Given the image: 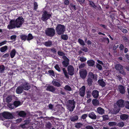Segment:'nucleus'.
Instances as JSON below:
<instances>
[{
	"label": "nucleus",
	"instance_id": "f704fd0d",
	"mask_svg": "<svg viewBox=\"0 0 129 129\" xmlns=\"http://www.w3.org/2000/svg\"><path fill=\"white\" fill-rule=\"evenodd\" d=\"M8 48V46H6L2 47L0 49V51L2 52H4Z\"/></svg>",
	"mask_w": 129,
	"mask_h": 129
},
{
	"label": "nucleus",
	"instance_id": "1a4fd4ad",
	"mask_svg": "<svg viewBox=\"0 0 129 129\" xmlns=\"http://www.w3.org/2000/svg\"><path fill=\"white\" fill-rule=\"evenodd\" d=\"M17 24L16 23L15 21L14 20H11L10 21L9 24L7 26V27L9 29H11L17 27Z\"/></svg>",
	"mask_w": 129,
	"mask_h": 129
},
{
	"label": "nucleus",
	"instance_id": "774afa93",
	"mask_svg": "<svg viewBox=\"0 0 129 129\" xmlns=\"http://www.w3.org/2000/svg\"><path fill=\"white\" fill-rule=\"evenodd\" d=\"M16 37V35H12L10 39L11 40L15 41Z\"/></svg>",
	"mask_w": 129,
	"mask_h": 129
},
{
	"label": "nucleus",
	"instance_id": "423d86ee",
	"mask_svg": "<svg viewBox=\"0 0 129 129\" xmlns=\"http://www.w3.org/2000/svg\"><path fill=\"white\" fill-rule=\"evenodd\" d=\"M51 16V15L46 11L43 12L41 17L42 20L44 21H46L49 19Z\"/></svg>",
	"mask_w": 129,
	"mask_h": 129
},
{
	"label": "nucleus",
	"instance_id": "dca6fc26",
	"mask_svg": "<svg viewBox=\"0 0 129 129\" xmlns=\"http://www.w3.org/2000/svg\"><path fill=\"white\" fill-rule=\"evenodd\" d=\"M117 105L120 107H123L124 106V101L122 99L118 100L117 102Z\"/></svg>",
	"mask_w": 129,
	"mask_h": 129
},
{
	"label": "nucleus",
	"instance_id": "b1692460",
	"mask_svg": "<svg viewBox=\"0 0 129 129\" xmlns=\"http://www.w3.org/2000/svg\"><path fill=\"white\" fill-rule=\"evenodd\" d=\"M18 115L21 117H25L26 113L24 111H21L19 112H17Z\"/></svg>",
	"mask_w": 129,
	"mask_h": 129
},
{
	"label": "nucleus",
	"instance_id": "13d9d810",
	"mask_svg": "<svg viewBox=\"0 0 129 129\" xmlns=\"http://www.w3.org/2000/svg\"><path fill=\"white\" fill-rule=\"evenodd\" d=\"M96 67L100 70H102V66L100 64L98 63L96 64Z\"/></svg>",
	"mask_w": 129,
	"mask_h": 129
},
{
	"label": "nucleus",
	"instance_id": "37998d69",
	"mask_svg": "<svg viewBox=\"0 0 129 129\" xmlns=\"http://www.w3.org/2000/svg\"><path fill=\"white\" fill-rule=\"evenodd\" d=\"M5 70V67L3 65L0 66V73H3Z\"/></svg>",
	"mask_w": 129,
	"mask_h": 129
},
{
	"label": "nucleus",
	"instance_id": "c03bdc74",
	"mask_svg": "<svg viewBox=\"0 0 129 129\" xmlns=\"http://www.w3.org/2000/svg\"><path fill=\"white\" fill-rule=\"evenodd\" d=\"M64 89L66 90L69 91L72 90V88L69 85H66L64 87Z\"/></svg>",
	"mask_w": 129,
	"mask_h": 129
},
{
	"label": "nucleus",
	"instance_id": "4be33fe9",
	"mask_svg": "<svg viewBox=\"0 0 129 129\" xmlns=\"http://www.w3.org/2000/svg\"><path fill=\"white\" fill-rule=\"evenodd\" d=\"M52 82V85L55 86L60 87L61 86V84L55 80H53Z\"/></svg>",
	"mask_w": 129,
	"mask_h": 129
},
{
	"label": "nucleus",
	"instance_id": "de8ad7c7",
	"mask_svg": "<svg viewBox=\"0 0 129 129\" xmlns=\"http://www.w3.org/2000/svg\"><path fill=\"white\" fill-rule=\"evenodd\" d=\"M88 115V114H84L82 115L81 117V118L83 120H85L86 118L87 117Z\"/></svg>",
	"mask_w": 129,
	"mask_h": 129
},
{
	"label": "nucleus",
	"instance_id": "864d4df0",
	"mask_svg": "<svg viewBox=\"0 0 129 129\" xmlns=\"http://www.w3.org/2000/svg\"><path fill=\"white\" fill-rule=\"evenodd\" d=\"M85 66V64L83 63H81L79 65V68L80 69H81L83 68Z\"/></svg>",
	"mask_w": 129,
	"mask_h": 129
},
{
	"label": "nucleus",
	"instance_id": "f8f14e48",
	"mask_svg": "<svg viewBox=\"0 0 129 129\" xmlns=\"http://www.w3.org/2000/svg\"><path fill=\"white\" fill-rule=\"evenodd\" d=\"M80 77L82 79H85L87 74V72L86 70L82 69L79 72Z\"/></svg>",
	"mask_w": 129,
	"mask_h": 129
},
{
	"label": "nucleus",
	"instance_id": "f257e3e1",
	"mask_svg": "<svg viewBox=\"0 0 129 129\" xmlns=\"http://www.w3.org/2000/svg\"><path fill=\"white\" fill-rule=\"evenodd\" d=\"M76 104V102L74 99L68 100L66 105L67 109L70 112H72L75 108Z\"/></svg>",
	"mask_w": 129,
	"mask_h": 129
},
{
	"label": "nucleus",
	"instance_id": "cd10ccee",
	"mask_svg": "<svg viewBox=\"0 0 129 129\" xmlns=\"http://www.w3.org/2000/svg\"><path fill=\"white\" fill-rule=\"evenodd\" d=\"M45 128L47 129H50L52 126V124L49 122H46L45 123Z\"/></svg>",
	"mask_w": 129,
	"mask_h": 129
},
{
	"label": "nucleus",
	"instance_id": "4d7b16f0",
	"mask_svg": "<svg viewBox=\"0 0 129 129\" xmlns=\"http://www.w3.org/2000/svg\"><path fill=\"white\" fill-rule=\"evenodd\" d=\"M102 117L103 118V120H107L109 119V117L108 115H103Z\"/></svg>",
	"mask_w": 129,
	"mask_h": 129
},
{
	"label": "nucleus",
	"instance_id": "a19ab883",
	"mask_svg": "<svg viewBox=\"0 0 129 129\" xmlns=\"http://www.w3.org/2000/svg\"><path fill=\"white\" fill-rule=\"evenodd\" d=\"M20 36L22 40L24 41H25L27 39V36L24 35H22Z\"/></svg>",
	"mask_w": 129,
	"mask_h": 129
},
{
	"label": "nucleus",
	"instance_id": "f03ea898",
	"mask_svg": "<svg viewBox=\"0 0 129 129\" xmlns=\"http://www.w3.org/2000/svg\"><path fill=\"white\" fill-rule=\"evenodd\" d=\"M13 115L9 112H4L0 113V120L3 121L4 120L3 118L7 119H11L13 118Z\"/></svg>",
	"mask_w": 129,
	"mask_h": 129
},
{
	"label": "nucleus",
	"instance_id": "20e7f679",
	"mask_svg": "<svg viewBox=\"0 0 129 129\" xmlns=\"http://www.w3.org/2000/svg\"><path fill=\"white\" fill-rule=\"evenodd\" d=\"M96 78V77L92 72H90L88 74L87 79V83L89 86H91L93 82V79Z\"/></svg>",
	"mask_w": 129,
	"mask_h": 129
},
{
	"label": "nucleus",
	"instance_id": "e2e57ef3",
	"mask_svg": "<svg viewBox=\"0 0 129 129\" xmlns=\"http://www.w3.org/2000/svg\"><path fill=\"white\" fill-rule=\"evenodd\" d=\"M69 6L71 8H73L74 10H76L75 5H73L72 3L70 4Z\"/></svg>",
	"mask_w": 129,
	"mask_h": 129
},
{
	"label": "nucleus",
	"instance_id": "4468645a",
	"mask_svg": "<svg viewBox=\"0 0 129 129\" xmlns=\"http://www.w3.org/2000/svg\"><path fill=\"white\" fill-rule=\"evenodd\" d=\"M85 87L84 86H83L79 90V94L81 96L83 97L85 95Z\"/></svg>",
	"mask_w": 129,
	"mask_h": 129
},
{
	"label": "nucleus",
	"instance_id": "338daca9",
	"mask_svg": "<svg viewBox=\"0 0 129 129\" xmlns=\"http://www.w3.org/2000/svg\"><path fill=\"white\" fill-rule=\"evenodd\" d=\"M86 129H94L93 127L91 125H88L85 127Z\"/></svg>",
	"mask_w": 129,
	"mask_h": 129
},
{
	"label": "nucleus",
	"instance_id": "052dcab7",
	"mask_svg": "<svg viewBox=\"0 0 129 129\" xmlns=\"http://www.w3.org/2000/svg\"><path fill=\"white\" fill-rule=\"evenodd\" d=\"M8 107L9 108L11 109H14L15 107V106L14 104H9L8 105Z\"/></svg>",
	"mask_w": 129,
	"mask_h": 129
},
{
	"label": "nucleus",
	"instance_id": "603ef678",
	"mask_svg": "<svg viewBox=\"0 0 129 129\" xmlns=\"http://www.w3.org/2000/svg\"><path fill=\"white\" fill-rule=\"evenodd\" d=\"M61 90H60V91L58 92L57 93L59 94H61L63 95H65L66 94V93L63 91L61 88Z\"/></svg>",
	"mask_w": 129,
	"mask_h": 129
},
{
	"label": "nucleus",
	"instance_id": "6e6d98bb",
	"mask_svg": "<svg viewBox=\"0 0 129 129\" xmlns=\"http://www.w3.org/2000/svg\"><path fill=\"white\" fill-rule=\"evenodd\" d=\"M54 68L55 69L58 71V72H60L61 70L60 69L58 65V64L56 65L54 67Z\"/></svg>",
	"mask_w": 129,
	"mask_h": 129
},
{
	"label": "nucleus",
	"instance_id": "393cba45",
	"mask_svg": "<svg viewBox=\"0 0 129 129\" xmlns=\"http://www.w3.org/2000/svg\"><path fill=\"white\" fill-rule=\"evenodd\" d=\"M70 119L72 121H76L78 120V116L77 115L72 116L70 117Z\"/></svg>",
	"mask_w": 129,
	"mask_h": 129
},
{
	"label": "nucleus",
	"instance_id": "09e8293b",
	"mask_svg": "<svg viewBox=\"0 0 129 129\" xmlns=\"http://www.w3.org/2000/svg\"><path fill=\"white\" fill-rule=\"evenodd\" d=\"M108 125L110 126H111L117 125V123L114 122H110L108 123Z\"/></svg>",
	"mask_w": 129,
	"mask_h": 129
},
{
	"label": "nucleus",
	"instance_id": "49530a36",
	"mask_svg": "<svg viewBox=\"0 0 129 129\" xmlns=\"http://www.w3.org/2000/svg\"><path fill=\"white\" fill-rule=\"evenodd\" d=\"M89 5H90L91 7L96 9L97 8V6L95 5L94 4L92 1H89Z\"/></svg>",
	"mask_w": 129,
	"mask_h": 129
},
{
	"label": "nucleus",
	"instance_id": "6e6552de",
	"mask_svg": "<svg viewBox=\"0 0 129 129\" xmlns=\"http://www.w3.org/2000/svg\"><path fill=\"white\" fill-rule=\"evenodd\" d=\"M15 21L17 24V28L21 26L22 23L24 22V19L22 17H18Z\"/></svg>",
	"mask_w": 129,
	"mask_h": 129
},
{
	"label": "nucleus",
	"instance_id": "c756f323",
	"mask_svg": "<svg viewBox=\"0 0 129 129\" xmlns=\"http://www.w3.org/2000/svg\"><path fill=\"white\" fill-rule=\"evenodd\" d=\"M98 82L99 85L102 87L105 86L106 85L105 83L103 80V79L99 80L98 81Z\"/></svg>",
	"mask_w": 129,
	"mask_h": 129
},
{
	"label": "nucleus",
	"instance_id": "9b49d317",
	"mask_svg": "<svg viewBox=\"0 0 129 129\" xmlns=\"http://www.w3.org/2000/svg\"><path fill=\"white\" fill-rule=\"evenodd\" d=\"M68 74L71 76H73L74 73V69L73 66L71 65H69L67 67Z\"/></svg>",
	"mask_w": 129,
	"mask_h": 129
},
{
	"label": "nucleus",
	"instance_id": "9d476101",
	"mask_svg": "<svg viewBox=\"0 0 129 129\" xmlns=\"http://www.w3.org/2000/svg\"><path fill=\"white\" fill-rule=\"evenodd\" d=\"M21 85L22 86L23 89L25 90H29L31 87L30 84L29 83L26 82L23 83Z\"/></svg>",
	"mask_w": 129,
	"mask_h": 129
},
{
	"label": "nucleus",
	"instance_id": "39448f33",
	"mask_svg": "<svg viewBox=\"0 0 129 129\" xmlns=\"http://www.w3.org/2000/svg\"><path fill=\"white\" fill-rule=\"evenodd\" d=\"M45 33L47 36L52 37L55 35V30L53 28H48L45 30Z\"/></svg>",
	"mask_w": 129,
	"mask_h": 129
},
{
	"label": "nucleus",
	"instance_id": "2eb2a0df",
	"mask_svg": "<svg viewBox=\"0 0 129 129\" xmlns=\"http://www.w3.org/2000/svg\"><path fill=\"white\" fill-rule=\"evenodd\" d=\"M118 91L122 94H124L125 93V89L124 87L121 85H120L118 87Z\"/></svg>",
	"mask_w": 129,
	"mask_h": 129
},
{
	"label": "nucleus",
	"instance_id": "6ab92c4d",
	"mask_svg": "<svg viewBox=\"0 0 129 129\" xmlns=\"http://www.w3.org/2000/svg\"><path fill=\"white\" fill-rule=\"evenodd\" d=\"M120 117V119L124 121L128 119L129 116L127 114H123L121 115Z\"/></svg>",
	"mask_w": 129,
	"mask_h": 129
},
{
	"label": "nucleus",
	"instance_id": "0e129e2a",
	"mask_svg": "<svg viewBox=\"0 0 129 129\" xmlns=\"http://www.w3.org/2000/svg\"><path fill=\"white\" fill-rule=\"evenodd\" d=\"M34 10H36L37 9L38 7L37 3L36 2H35L34 3Z\"/></svg>",
	"mask_w": 129,
	"mask_h": 129
},
{
	"label": "nucleus",
	"instance_id": "72a5a7b5",
	"mask_svg": "<svg viewBox=\"0 0 129 129\" xmlns=\"http://www.w3.org/2000/svg\"><path fill=\"white\" fill-rule=\"evenodd\" d=\"M12 97H13L12 95L8 96L6 98V102L8 103H9L11 102L12 100Z\"/></svg>",
	"mask_w": 129,
	"mask_h": 129
},
{
	"label": "nucleus",
	"instance_id": "bf43d9fd",
	"mask_svg": "<svg viewBox=\"0 0 129 129\" xmlns=\"http://www.w3.org/2000/svg\"><path fill=\"white\" fill-rule=\"evenodd\" d=\"M49 50H51L52 52L54 53H56V49L54 48H50L49 49Z\"/></svg>",
	"mask_w": 129,
	"mask_h": 129
},
{
	"label": "nucleus",
	"instance_id": "69168bd1",
	"mask_svg": "<svg viewBox=\"0 0 129 129\" xmlns=\"http://www.w3.org/2000/svg\"><path fill=\"white\" fill-rule=\"evenodd\" d=\"M58 55L61 56H65V54L64 53H63L62 52H61L59 51H58Z\"/></svg>",
	"mask_w": 129,
	"mask_h": 129
},
{
	"label": "nucleus",
	"instance_id": "0eeeda50",
	"mask_svg": "<svg viewBox=\"0 0 129 129\" xmlns=\"http://www.w3.org/2000/svg\"><path fill=\"white\" fill-rule=\"evenodd\" d=\"M62 58L63 59L62 62L63 67L65 68L68 67L69 64V59L66 56H63Z\"/></svg>",
	"mask_w": 129,
	"mask_h": 129
},
{
	"label": "nucleus",
	"instance_id": "3c124183",
	"mask_svg": "<svg viewBox=\"0 0 129 129\" xmlns=\"http://www.w3.org/2000/svg\"><path fill=\"white\" fill-rule=\"evenodd\" d=\"M48 73L50 74V75L53 76H55V74L54 71L53 70H49L48 71Z\"/></svg>",
	"mask_w": 129,
	"mask_h": 129
},
{
	"label": "nucleus",
	"instance_id": "7c9ffc66",
	"mask_svg": "<svg viewBox=\"0 0 129 129\" xmlns=\"http://www.w3.org/2000/svg\"><path fill=\"white\" fill-rule=\"evenodd\" d=\"M92 103L93 105L94 106H97L99 104V101L96 99L93 100L92 101Z\"/></svg>",
	"mask_w": 129,
	"mask_h": 129
},
{
	"label": "nucleus",
	"instance_id": "7ed1b4c3",
	"mask_svg": "<svg viewBox=\"0 0 129 129\" xmlns=\"http://www.w3.org/2000/svg\"><path fill=\"white\" fill-rule=\"evenodd\" d=\"M55 30L57 34L60 35L63 34L65 31V26L61 24H58L55 28Z\"/></svg>",
	"mask_w": 129,
	"mask_h": 129
},
{
	"label": "nucleus",
	"instance_id": "aec40b11",
	"mask_svg": "<svg viewBox=\"0 0 129 129\" xmlns=\"http://www.w3.org/2000/svg\"><path fill=\"white\" fill-rule=\"evenodd\" d=\"M92 95L94 98L97 99L99 96V92L97 90H93L92 92Z\"/></svg>",
	"mask_w": 129,
	"mask_h": 129
},
{
	"label": "nucleus",
	"instance_id": "2f4dec72",
	"mask_svg": "<svg viewBox=\"0 0 129 129\" xmlns=\"http://www.w3.org/2000/svg\"><path fill=\"white\" fill-rule=\"evenodd\" d=\"M123 67L121 65L118 64L116 65L115 66V68L117 70L120 71L122 70Z\"/></svg>",
	"mask_w": 129,
	"mask_h": 129
},
{
	"label": "nucleus",
	"instance_id": "5fc2aeb1",
	"mask_svg": "<svg viewBox=\"0 0 129 129\" xmlns=\"http://www.w3.org/2000/svg\"><path fill=\"white\" fill-rule=\"evenodd\" d=\"M125 107L126 108L129 109V102L126 101L125 103Z\"/></svg>",
	"mask_w": 129,
	"mask_h": 129
},
{
	"label": "nucleus",
	"instance_id": "a211bd4d",
	"mask_svg": "<svg viewBox=\"0 0 129 129\" xmlns=\"http://www.w3.org/2000/svg\"><path fill=\"white\" fill-rule=\"evenodd\" d=\"M88 116L90 118L93 120L96 119L97 118V116L93 112H92L89 113L88 114Z\"/></svg>",
	"mask_w": 129,
	"mask_h": 129
},
{
	"label": "nucleus",
	"instance_id": "4c0bfd02",
	"mask_svg": "<svg viewBox=\"0 0 129 129\" xmlns=\"http://www.w3.org/2000/svg\"><path fill=\"white\" fill-rule=\"evenodd\" d=\"M78 58L79 59V60L82 62H84L86 60V58L83 56H79Z\"/></svg>",
	"mask_w": 129,
	"mask_h": 129
},
{
	"label": "nucleus",
	"instance_id": "ea45409f",
	"mask_svg": "<svg viewBox=\"0 0 129 129\" xmlns=\"http://www.w3.org/2000/svg\"><path fill=\"white\" fill-rule=\"evenodd\" d=\"M61 38L63 40H67L68 39V37L67 35L62 34L61 36Z\"/></svg>",
	"mask_w": 129,
	"mask_h": 129
},
{
	"label": "nucleus",
	"instance_id": "8fccbe9b",
	"mask_svg": "<svg viewBox=\"0 0 129 129\" xmlns=\"http://www.w3.org/2000/svg\"><path fill=\"white\" fill-rule=\"evenodd\" d=\"M81 50L85 52H87L88 51V48L87 47L84 46H83L82 48L81 49Z\"/></svg>",
	"mask_w": 129,
	"mask_h": 129
},
{
	"label": "nucleus",
	"instance_id": "5701e85b",
	"mask_svg": "<svg viewBox=\"0 0 129 129\" xmlns=\"http://www.w3.org/2000/svg\"><path fill=\"white\" fill-rule=\"evenodd\" d=\"M23 89L21 85L18 87L16 90V92L18 94H20L22 92Z\"/></svg>",
	"mask_w": 129,
	"mask_h": 129
},
{
	"label": "nucleus",
	"instance_id": "bb28decb",
	"mask_svg": "<svg viewBox=\"0 0 129 129\" xmlns=\"http://www.w3.org/2000/svg\"><path fill=\"white\" fill-rule=\"evenodd\" d=\"M43 44L46 46L49 47L52 45V42L50 40H49L45 42Z\"/></svg>",
	"mask_w": 129,
	"mask_h": 129
},
{
	"label": "nucleus",
	"instance_id": "a878e982",
	"mask_svg": "<svg viewBox=\"0 0 129 129\" xmlns=\"http://www.w3.org/2000/svg\"><path fill=\"white\" fill-rule=\"evenodd\" d=\"M88 65L90 67H93L95 64V62L92 60H88L87 62Z\"/></svg>",
	"mask_w": 129,
	"mask_h": 129
},
{
	"label": "nucleus",
	"instance_id": "c85d7f7f",
	"mask_svg": "<svg viewBox=\"0 0 129 129\" xmlns=\"http://www.w3.org/2000/svg\"><path fill=\"white\" fill-rule=\"evenodd\" d=\"M65 68V67L62 68V70L66 77L69 79V75L68 74V73L67 72V71Z\"/></svg>",
	"mask_w": 129,
	"mask_h": 129
},
{
	"label": "nucleus",
	"instance_id": "412c9836",
	"mask_svg": "<svg viewBox=\"0 0 129 129\" xmlns=\"http://www.w3.org/2000/svg\"><path fill=\"white\" fill-rule=\"evenodd\" d=\"M99 41L102 43L106 42L107 44L109 43V39L107 38H103L100 39L99 40Z\"/></svg>",
	"mask_w": 129,
	"mask_h": 129
},
{
	"label": "nucleus",
	"instance_id": "680f3d73",
	"mask_svg": "<svg viewBox=\"0 0 129 129\" xmlns=\"http://www.w3.org/2000/svg\"><path fill=\"white\" fill-rule=\"evenodd\" d=\"M30 121L31 120L29 119L27 120H24V122L25 123V124L26 125H27L29 124L30 123Z\"/></svg>",
	"mask_w": 129,
	"mask_h": 129
},
{
	"label": "nucleus",
	"instance_id": "f3484780",
	"mask_svg": "<svg viewBox=\"0 0 129 129\" xmlns=\"http://www.w3.org/2000/svg\"><path fill=\"white\" fill-rule=\"evenodd\" d=\"M96 112L100 114L103 115L105 113V110L104 109L100 107L97 108Z\"/></svg>",
	"mask_w": 129,
	"mask_h": 129
},
{
	"label": "nucleus",
	"instance_id": "473e14b6",
	"mask_svg": "<svg viewBox=\"0 0 129 129\" xmlns=\"http://www.w3.org/2000/svg\"><path fill=\"white\" fill-rule=\"evenodd\" d=\"M83 125L82 123H76L75 124V127L79 129L82 127Z\"/></svg>",
	"mask_w": 129,
	"mask_h": 129
},
{
	"label": "nucleus",
	"instance_id": "79ce46f5",
	"mask_svg": "<svg viewBox=\"0 0 129 129\" xmlns=\"http://www.w3.org/2000/svg\"><path fill=\"white\" fill-rule=\"evenodd\" d=\"M20 102L19 101H15L13 103L15 107H17L20 104Z\"/></svg>",
	"mask_w": 129,
	"mask_h": 129
},
{
	"label": "nucleus",
	"instance_id": "58836bf2",
	"mask_svg": "<svg viewBox=\"0 0 129 129\" xmlns=\"http://www.w3.org/2000/svg\"><path fill=\"white\" fill-rule=\"evenodd\" d=\"M124 124L123 122L122 121H120L117 123L116 125L119 127H122L124 125Z\"/></svg>",
	"mask_w": 129,
	"mask_h": 129
},
{
	"label": "nucleus",
	"instance_id": "c9c22d12",
	"mask_svg": "<svg viewBox=\"0 0 129 129\" xmlns=\"http://www.w3.org/2000/svg\"><path fill=\"white\" fill-rule=\"evenodd\" d=\"M16 53V51L15 49H13L11 51L10 54V55L11 57L12 58L14 57Z\"/></svg>",
	"mask_w": 129,
	"mask_h": 129
},
{
	"label": "nucleus",
	"instance_id": "e433bc0d",
	"mask_svg": "<svg viewBox=\"0 0 129 129\" xmlns=\"http://www.w3.org/2000/svg\"><path fill=\"white\" fill-rule=\"evenodd\" d=\"M78 42L81 45L83 46L85 45L84 41L81 39H79L78 40Z\"/></svg>",
	"mask_w": 129,
	"mask_h": 129
},
{
	"label": "nucleus",
	"instance_id": "a18cd8bd",
	"mask_svg": "<svg viewBox=\"0 0 129 129\" xmlns=\"http://www.w3.org/2000/svg\"><path fill=\"white\" fill-rule=\"evenodd\" d=\"M33 37L32 36V35L31 34H28V36H27V41H29L33 39Z\"/></svg>",
	"mask_w": 129,
	"mask_h": 129
},
{
	"label": "nucleus",
	"instance_id": "ddd939ff",
	"mask_svg": "<svg viewBox=\"0 0 129 129\" xmlns=\"http://www.w3.org/2000/svg\"><path fill=\"white\" fill-rule=\"evenodd\" d=\"M46 89L47 90L50 91L54 93L55 90V87L53 86L48 85L46 86Z\"/></svg>",
	"mask_w": 129,
	"mask_h": 129
}]
</instances>
